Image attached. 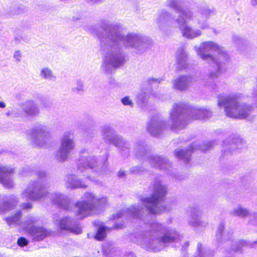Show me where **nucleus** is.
Returning <instances> with one entry per match:
<instances>
[{
	"instance_id": "5",
	"label": "nucleus",
	"mask_w": 257,
	"mask_h": 257,
	"mask_svg": "<svg viewBox=\"0 0 257 257\" xmlns=\"http://www.w3.org/2000/svg\"><path fill=\"white\" fill-rule=\"evenodd\" d=\"M194 50L200 58L215 67V70L209 73L206 85L213 92H218V87L214 80L218 78L224 68L229 59L228 55L223 47L213 41L203 42L199 47L195 46Z\"/></svg>"
},
{
	"instance_id": "7",
	"label": "nucleus",
	"mask_w": 257,
	"mask_h": 257,
	"mask_svg": "<svg viewBox=\"0 0 257 257\" xmlns=\"http://www.w3.org/2000/svg\"><path fill=\"white\" fill-rule=\"evenodd\" d=\"M218 105L223 106L226 115L233 118L245 119L253 111V107L241 102L237 95H219Z\"/></svg>"
},
{
	"instance_id": "34",
	"label": "nucleus",
	"mask_w": 257,
	"mask_h": 257,
	"mask_svg": "<svg viewBox=\"0 0 257 257\" xmlns=\"http://www.w3.org/2000/svg\"><path fill=\"white\" fill-rule=\"evenodd\" d=\"M231 215L240 218H244L250 215L249 211L240 205L234 207L230 212Z\"/></svg>"
},
{
	"instance_id": "53",
	"label": "nucleus",
	"mask_w": 257,
	"mask_h": 257,
	"mask_svg": "<svg viewBox=\"0 0 257 257\" xmlns=\"http://www.w3.org/2000/svg\"><path fill=\"white\" fill-rule=\"evenodd\" d=\"M15 15V14H14H14H13V13H12V14H10L9 15V16H10V17H12V16H14Z\"/></svg>"
},
{
	"instance_id": "18",
	"label": "nucleus",
	"mask_w": 257,
	"mask_h": 257,
	"mask_svg": "<svg viewBox=\"0 0 257 257\" xmlns=\"http://www.w3.org/2000/svg\"><path fill=\"white\" fill-rule=\"evenodd\" d=\"M15 172L14 169L10 166H0V183L8 189L14 187L12 174Z\"/></svg>"
},
{
	"instance_id": "16",
	"label": "nucleus",
	"mask_w": 257,
	"mask_h": 257,
	"mask_svg": "<svg viewBox=\"0 0 257 257\" xmlns=\"http://www.w3.org/2000/svg\"><path fill=\"white\" fill-rule=\"evenodd\" d=\"M175 19L169 11L162 9L159 10L156 15L155 23L161 31H164L170 24L173 23L175 24Z\"/></svg>"
},
{
	"instance_id": "29",
	"label": "nucleus",
	"mask_w": 257,
	"mask_h": 257,
	"mask_svg": "<svg viewBox=\"0 0 257 257\" xmlns=\"http://www.w3.org/2000/svg\"><path fill=\"white\" fill-rule=\"evenodd\" d=\"M38 219L36 217L28 216L24 221L21 222V226L23 227L24 231L27 233H28V229L31 228H34L36 226L34 225L36 224Z\"/></svg>"
},
{
	"instance_id": "26",
	"label": "nucleus",
	"mask_w": 257,
	"mask_h": 257,
	"mask_svg": "<svg viewBox=\"0 0 257 257\" xmlns=\"http://www.w3.org/2000/svg\"><path fill=\"white\" fill-rule=\"evenodd\" d=\"M192 78L190 76H181L174 80L173 87L180 91H183L187 89Z\"/></svg>"
},
{
	"instance_id": "54",
	"label": "nucleus",
	"mask_w": 257,
	"mask_h": 257,
	"mask_svg": "<svg viewBox=\"0 0 257 257\" xmlns=\"http://www.w3.org/2000/svg\"><path fill=\"white\" fill-rule=\"evenodd\" d=\"M88 178L89 179H90V178H91V177H90V176H88Z\"/></svg>"
},
{
	"instance_id": "35",
	"label": "nucleus",
	"mask_w": 257,
	"mask_h": 257,
	"mask_svg": "<svg viewBox=\"0 0 257 257\" xmlns=\"http://www.w3.org/2000/svg\"><path fill=\"white\" fill-rule=\"evenodd\" d=\"M27 41V37L21 30L18 29L14 31V38L12 40L13 43L18 45Z\"/></svg>"
},
{
	"instance_id": "2",
	"label": "nucleus",
	"mask_w": 257,
	"mask_h": 257,
	"mask_svg": "<svg viewBox=\"0 0 257 257\" xmlns=\"http://www.w3.org/2000/svg\"><path fill=\"white\" fill-rule=\"evenodd\" d=\"M101 31L95 34L100 44V52L103 61L101 70L110 74L122 66L125 62L123 47L142 50L151 44V39L136 33L126 36L122 33V27L119 24L104 23L101 26Z\"/></svg>"
},
{
	"instance_id": "8",
	"label": "nucleus",
	"mask_w": 257,
	"mask_h": 257,
	"mask_svg": "<svg viewBox=\"0 0 257 257\" xmlns=\"http://www.w3.org/2000/svg\"><path fill=\"white\" fill-rule=\"evenodd\" d=\"M82 199L75 204V215L80 219L98 213L107 203L106 197H98L91 192L85 193Z\"/></svg>"
},
{
	"instance_id": "21",
	"label": "nucleus",
	"mask_w": 257,
	"mask_h": 257,
	"mask_svg": "<svg viewBox=\"0 0 257 257\" xmlns=\"http://www.w3.org/2000/svg\"><path fill=\"white\" fill-rule=\"evenodd\" d=\"M33 241H40L49 236L50 231L42 226H37L28 229L27 233Z\"/></svg>"
},
{
	"instance_id": "36",
	"label": "nucleus",
	"mask_w": 257,
	"mask_h": 257,
	"mask_svg": "<svg viewBox=\"0 0 257 257\" xmlns=\"http://www.w3.org/2000/svg\"><path fill=\"white\" fill-rule=\"evenodd\" d=\"M72 91L74 93L81 94L84 91V86L83 81L77 80L76 86L72 88Z\"/></svg>"
},
{
	"instance_id": "22",
	"label": "nucleus",
	"mask_w": 257,
	"mask_h": 257,
	"mask_svg": "<svg viewBox=\"0 0 257 257\" xmlns=\"http://www.w3.org/2000/svg\"><path fill=\"white\" fill-rule=\"evenodd\" d=\"M49 197L54 204L63 209H69L70 200L66 195L58 192H55L50 194Z\"/></svg>"
},
{
	"instance_id": "10",
	"label": "nucleus",
	"mask_w": 257,
	"mask_h": 257,
	"mask_svg": "<svg viewBox=\"0 0 257 257\" xmlns=\"http://www.w3.org/2000/svg\"><path fill=\"white\" fill-rule=\"evenodd\" d=\"M107 160V156H105V161L103 163H99L96 161L93 156L89 155L86 151H81L80 156L76 162L78 170L81 173L86 171L87 173L89 172H96L99 175L102 172L104 173L107 168L106 162Z\"/></svg>"
},
{
	"instance_id": "23",
	"label": "nucleus",
	"mask_w": 257,
	"mask_h": 257,
	"mask_svg": "<svg viewBox=\"0 0 257 257\" xmlns=\"http://www.w3.org/2000/svg\"><path fill=\"white\" fill-rule=\"evenodd\" d=\"M0 199L2 200V202H0L1 213H5L13 209L19 201L18 198L13 195L8 197L1 195Z\"/></svg>"
},
{
	"instance_id": "47",
	"label": "nucleus",
	"mask_w": 257,
	"mask_h": 257,
	"mask_svg": "<svg viewBox=\"0 0 257 257\" xmlns=\"http://www.w3.org/2000/svg\"><path fill=\"white\" fill-rule=\"evenodd\" d=\"M123 227V224L121 223H116L114 225V228L115 229L122 228Z\"/></svg>"
},
{
	"instance_id": "27",
	"label": "nucleus",
	"mask_w": 257,
	"mask_h": 257,
	"mask_svg": "<svg viewBox=\"0 0 257 257\" xmlns=\"http://www.w3.org/2000/svg\"><path fill=\"white\" fill-rule=\"evenodd\" d=\"M244 140L239 137L231 138V143L227 147V150H222V153L224 155L233 153L235 149H241L244 144Z\"/></svg>"
},
{
	"instance_id": "6",
	"label": "nucleus",
	"mask_w": 257,
	"mask_h": 257,
	"mask_svg": "<svg viewBox=\"0 0 257 257\" xmlns=\"http://www.w3.org/2000/svg\"><path fill=\"white\" fill-rule=\"evenodd\" d=\"M21 174L24 177L37 176V179L31 181L22 192L21 197L26 200L40 201L45 199L49 195L47 192L48 181L45 171L39 167H26L23 168Z\"/></svg>"
},
{
	"instance_id": "9",
	"label": "nucleus",
	"mask_w": 257,
	"mask_h": 257,
	"mask_svg": "<svg viewBox=\"0 0 257 257\" xmlns=\"http://www.w3.org/2000/svg\"><path fill=\"white\" fill-rule=\"evenodd\" d=\"M149 147L143 140H138L134 144L133 152L136 157L139 159H148L151 165L160 169L167 170L171 168L169 160L166 158L158 155H152L149 157Z\"/></svg>"
},
{
	"instance_id": "12",
	"label": "nucleus",
	"mask_w": 257,
	"mask_h": 257,
	"mask_svg": "<svg viewBox=\"0 0 257 257\" xmlns=\"http://www.w3.org/2000/svg\"><path fill=\"white\" fill-rule=\"evenodd\" d=\"M27 136L34 147H46L50 138V128L46 125L38 124L28 131Z\"/></svg>"
},
{
	"instance_id": "46",
	"label": "nucleus",
	"mask_w": 257,
	"mask_h": 257,
	"mask_svg": "<svg viewBox=\"0 0 257 257\" xmlns=\"http://www.w3.org/2000/svg\"><path fill=\"white\" fill-rule=\"evenodd\" d=\"M233 41L236 44H239L242 40L239 36H234L233 37Z\"/></svg>"
},
{
	"instance_id": "38",
	"label": "nucleus",
	"mask_w": 257,
	"mask_h": 257,
	"mask_svg": "<svg viewBox=\"0 0 257 257\" xmlns=\"http://www.w3.org/2000/svg\"><path fill=\"white\" fill-rule=\"evenodd\" d=\"M121 102L124 105H128L131 107L134 106V103L128 96H125L121 99Z\"/></svg>"
},
{
	"instance_id": "40",
	"label": "nucleus",
	"mask_w": 257,
	"mask_h": 257,
	"mask_svg": "<svg viewBox=\"0 0 257 257\" xmlns=\"http://www.w3.org/2000/svg\"><path fill=\"white\" fill-rule=\"evenodd\" d=\"M13 117H19L23 116V113L21 110L17 108H12Z\"/></svg>"
},
{
	"instance_id": "4",
	"label": "nucleus",
	"mask_w": 257,
	"mask_h": 257,
	"mask_svg": "<svg viewBox=\"0 0 257 257\" xmlns=\"http://www.w3.org/2000/svg\"><path fill=\"white\" fill-rule=\"evenodd\" d=\"M212 115L209 110L199 107H188L183 103H175L170 113L171 124H167L160 115L153 116L148 125L150 134L158 137L168 127L174 132H177L184 128L190 119L206 120Z\"/></svg>"
},
{
	"instance_id": "41",
	"label": "nucleus",
	"mask_w": 257,
	"mask_h": 257,
	"mask_svg": "<svg viewBox=\"0 0 257 257\" xmlns=\"http://www.w3.org/2000/svg\"><path fill=\"white\" fill-rule=\"evenodd\" d=\"M130 172L132 174H141L143 171L142 167L136 166L131 168L130 170Z\"/></svg>"
},
{
	"instance_id": "15",
	"label": "nucleus",
	"mask_w": 257,
	"mask_h": 257,
	"mask_svg": "<svg viewBox=\"0 0 257 257\" xmlns=\"http://www.w3.org/2000/svg\"><path fill=\"white\" fill-rule=\"evenodd\" d=\"M201 211L199 207H191L190 209V218L188 220V224L196 230H202L205 228L208 222L201 218Z\"/></svg>"
},
{
	"instance_id": "20",
	"label": "nucleus",
	"mask_w": 257,
	"mask_h": 257,
	"mask_svg": "<svg viewBox=\"0 0 257 257\" xmlns=\"http://www.w3.org/2000/svg\"><path fill=\"white\" fill-rule=\"evenodd\" d=\"M224 223L222 222L218 226L215 235L218 243L228 242V244L233 242V232L231 230L224 229Z\"/></svg>"
},
{
	"instance_id": "39",
	"label": "nucleus",
	"mask_w": 257,
	"mask_h": 257,
	"mask_svg": "<svg viewBox=\"0 0 257 257\" xmlns=\"http://www.w3.org/2000/svg\"><path fill=\"white\" fill-rule=\"evenodd\" d=\"M29 241L24 237H21L17 240L18 245L21 247L28 245Z\"/></svg>"
},
{
	"instance_id": "52",
	"label": "nucleus",
	"mask_w": 257,
	"mask_h": 257,
	"mask_svg": "<svg viewBox=\"0 0 257 257\" xmlns=\"http://www.w3.org/2000/svg\"><path fill=\"white\" fill-rule=\"evenodd\" d=\"M253 95H254V97L256 98L257 99V91L253 93Z\"/></svg>"
},
{
	"instance_id": "24",
	"label": "nucleus",
	"mask_w": 257,
	"mask_h": 257,
	"mask_svg": "<svg viewBox=\"0 0 257 257\" xmlns=\"http://www.w3.org/2000/svg\"><path fill=\"white\" fill-rule=\"evenodd\" d=\"M65 186L67 188L75 189L77 188H85L87 185L75 175H67L64 179Z\"/></svg>"
},
{
	"instance_id": "48",
	"label": "nucleus",
	"mask_w": 257,
	"mask_h": 257,
	"mask_svg": "<svg viewBox=\"0 0 257 257\" xmlns=\"http://www.w3.org/2000/svg\"><path fill=\"white\" fill-rule=\"evenodd\" d=\"M125 172L124 171H122V170H120L119 172H118V175L119 177H123L125 176Z\"/></svg>"
},
{
	"instance_id": "37",
	"label": "nucleus",
	"mask_w": 257,
	"mask_h": 257,
	"mask_svg": "<svg viewBox=\"0 0 257 257\" xmlns=\"http://www.w3.org/2000/svg\"><path fill=\"white\" fill-rule=\"evenodd\" d=\"M108 228L104 226H100L98 228L95 237L98 240H102L106 236V231Z\"/></svg>"
},
{
	"instance_id": "42",
	"label": "nucleus",
	"mask_w": 257,
	"mask_h": 257,
	"mask_svg": "<svg viewBox=\"0 0 257 257\" xmlns=\"http://www.w3.org/2000/svg\"><path fill=\"white\" fill-rule=\"evenodd\" d=\"M13 58L16 62H20L22 59V54L20 51H16L14 53Z\"/></svg>"
},
{
	"instance_id": "45",
	"label": "nucleus",
	"mask_w": 257,
	"mask_h": 257,
	"mask_svg": "<svg viewBox=\"0 0 257 257\" xmlns=\"http://www.w3.org/2000/svg\"><path fill=\"white\" fill-rule=\"evenodd\" d=\"M12 108H7L6 112V115L7 117H13Z\"/></svg>"
},
{
	"instance_id": "31",
	"label": "nucleus",
	"mask_w": 257,
	"mask_h": 257,
	"mask_svg": "<svg viewBox=\"0 0 257 257\" xmlns=\"http://www.w3.org/2000/svg\"><path fill=\"white\" fill-rule=\"evenodd\" d=\"M195 257H213V253L210 249L201 243H198Z\"/></svg>"
},
{
	"instance_id": "17",
	"label": "nucleus",
	"mask_w": 257,
	"mask_h": 257,
	"mask_svg": "<svg viewBox=\"0 0 257 257\" xmlns=\"http://www.w3.org/2000/svg\"><path fill=\"white\" fill-rule=\"evenodd\" d=\"M56 224L60 229L68 230L75 234L82 233V229L78 222L70 217H65L56 220Z\"/></svg>"
},
{
	"instance_id": "49",
	"label": "nucleus",
	"mask_w": 257,
	"mask_h": 257,
	"mask_svg": "<svg viewBox=\"0 0 257 257\" xmlns=\"http://www.w3.org/2000/svg\"><path fill=\"white\" fill-rule=\"evenodd\" d=\"M6 107V104L3 101L0 100V109L5 108Z\"/></svg>"
},
{
	"instance_id": "14",
	"label": "nucleus",
	"mask_w": 257,
	"mask_h": 257,
	"mask_svg": "<svg viewBox=\"0 0 257 257\" xmlns=\"http://www.w3.org/2000/svg\"><path fill=\"white\" fill-rule=\"evenodd\" d=\"M212 144V142H209L200 145L197 143L195 142L188 149H176L174 154L176 157L179 160H182L185 163H187L190 161L191 154L194 150L200 149L205 152L212 148L213 147Z\"/></svg>"
},
{
	"instance_id": "19",
	"label": "nucleus",
	"mask_w": 257,
	"mask_h": 257,
	"mask_svg": "<svg viewBox=\"0 0 257 257\" xmlns=\"http://www.w3.org/2000/svg\"><path fill=\"white\" fill-rule=\"evenodd\" d=\"M162 80V78H149L144 81L143 85H147L149 87L146 90L143 89L141 90L138 94V99L142 102H145L150 98L151 87L157 86Z\"/></svg>"
},
{
	"instance_id": "33",
	"label": "nucleus",
	"mask_w": 257,
	"mask_h": 257,
	"mask_svg": "<svg viewBox=\"0 0 257 257\" xmlns=\"http://www.w3.org/2000/svg\"><path fill=\"white\" fill-rule=\"evenodd\" d=\"M235 246L232 247V250L234 251H240L244 247H253L257 244V240L255 241H248L245 240H239L235 242Z\"/></svg>"
},
{
	"instance_id": "28",
	"label": "nucleus",
	"mask_w": 257,
	"mask_h": 257,
	"mask_svg": "<svg viewBox=\"0 0 257 257\" xmlns=\"http://www.w3.org/2000/svg\"><path fill=\"white\" fill-rule=\"evenodd\" d=\"M187 53L183 49L178 50L176 56V61L178 68L180 69H186L188 65Z\"/></svg>"
},
{
	"instance_id": "25",
	"label": "nucleus",
	"mask_w": 257,
	"mask_h": 257,
	"mask_svg": "<svg viewBox=\"0 0 257 257\" xmlns=\"http://www.w3.org/2000/svg\"><path fill=\"white\" fill-rule=\"evenodd\" d=\"M23 106L22 109L26 115L33 117L39 113L37 104L32 100L26 101Z\"/></svg>"
},
{
	"instance_id": "51",
	"label": "nucleus",
	"mask_w": 257,
	"mask_h": 257,
	"mask_svg": "<svg viewBox=\"0 0 257 257\" xmlns=\"http://www.w3.org/2000/svg\"><path fill=\"white\" fill-rule=\"evenodd\" d=\"M252 3L253 5H257V0H252Z\"/></svg>"
},
{
	"instance_id": "32",
	"label": "nucleus",
	"mask_w": 257,
	"mask_h": 257,
	"mask_svg": "<svg viewBox=\"0 0 257 257\" xmlns=\"http://www.w3.org/2000/svg\"><path fill=\"white\" fill-rule=\"evenodd\" d=\"M21 217V211H19L14 215L6 218V221L7 224L11 227H13L17 225H20L21 226V222H22V221H20Z\"/></svg>"
},
{
	"instance_id": "44",
	"label": "nucleus",
	"mask_w": 257,
	"mask_h": 257,
	"mask_svg": "<svg viewBox=\"0 0 257 257\" xmlns=\"http://www.w3.org/2000/svg\"><path fill=\"white\" fill-rule=\"evenodd\" d=\"M104 0H86V3L90 5H94L96 4L101 3L103 2Z\"/></svg>"
},
{
	"instance_id": "3",
	"label": "nucleus",
	"mask_w": 257,
	"mask_h": 257,
	"mask_svg": "<svg viewBox=\"0 0 257 257\" xmlns=\"http://www.w3.org/2000/svg\"><path fill=\"white\" fill-rule=\"evenodd\" d=\"M196 5L194 0H167L165 3L166 7L179 13L174 22L183 36L189 40L201 36V30L209 28L206 20L210 10Z\"/></svg>"
},
{
	"instance_id": "30",
	"label": "nucleus",
	"mask_w": 257,
	"mask_h": 257,
	"mask_svg": "<svg viewBox=\"0 0 257 257\" xmlns=\"http://www.w3.org/2000/svg\"><path fill=\"white\" fill-rule=\"evenodd\" d=\"M39 75L41 78L49 81H53L56 79V76L53 73L52 70L48 67L41 68Z\"/></svg>"
},
{
	"instance_id": "1",
	"label": "nucleus",
	"mask_w": 257,
	"mask_h": 257,
	"mask_svg": "<svg viewBox=\"0 0 257 257\" xmlns=\"http://www.w3.org/2000/svg\"><path fill=\"white\" fill-rule=\"evenodd\" d=\"M167 193L166 187L159 180L154 181L153 193L151 197L141 198V203L137 206L132 205L122 210L113 215L114 220H139L149 225L145 231L131 235V240L140 245L142 247L153 252H159L171 244L178 243L183 236L175 228L167 227L164 224L148 220L152 216L163 212L169 211V207L161 204Z\"/></svg>"
},
{
	"instance_id": "43",
	"label": "nucleus",
	"mask_w": 257,
	"mask_h": 257,
	"mask_svg": "<svg viewBox=\"0 0 257 257\" xmlns=\"http://www.w3.org/2000/svg\"><path fill=\"white\" fill-rule=\"evenodd\" d=\"M21 207L23 209L29 210L32 208V205L30 202L23 203L21 204Z\"/></svg>"
},
{
	"instance_id": "11",
	"label": "nucleus",
	"mask_w": 257,
	"mask_h": 257,
	"mask_svg": "<svg viewBox=\"0 0 257 257\" xmlns=\"http://www.w3.org/2000/svg\"><path fill=\"white\" fill-rule=\"evenodd\" d=\"M102 136L105 143L113 144L118 149L123 158H127L131 152L130 143L116 134V132L108 125L104 126L101 130Z\"/></svg>"
},
{
	"instance_id": "13",
	"label": "nucleus",
	"mask_w": 257,
	"mask_h": 257,
	"mask_svg": "<svg viewBox=\"0 0 257 257\" xmlns=\"http://www.w3.org/2000/svg\"><path fill=\"white\" fill-rule=\"evenodd\" d=\"M74 138L73 134L72 133L66 132L64 133L61 138L59 148L55 154V158L57 161L62 162L68 159L75 146Z\"/></svg>"
},
{
	"instance_id": "50",
	"label": "nucleus",
	"mask_w": 257,
	"mask_h": 257,
	"mask_svg": "<svg viewBox=\"0 0 257 257\" xmlns=\"http://www.w3.org/2000/svg\"><path fill=\"white\" fill-rule=\"evenodd\" d=\"M80 18H81V17H80V16H78L77 17H73L72 19H73V21L75 22V21L80 20Z\"/></svg>"
}]
</instances>
